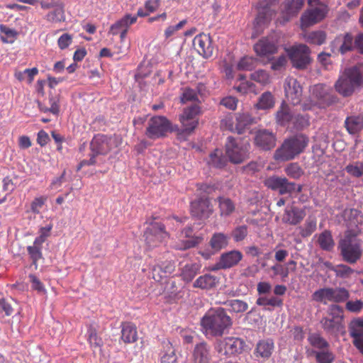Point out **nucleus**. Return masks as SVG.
I'll use <instances>...</instances> for the list:
<instances>
[{
  "instance_id": "nucleus-1",
  "label": "nucleus",
  "mask_w": 363,
  "mask_h": 363,
  "mask_svg": "<svg viewBox=\"0 0 363 363\" xmlns=\"http://www.w3.org/2000/svg\"><path fill=\"white\" fill-rule=\"evenodd\" d=\"M201 325L206 335L222 336L233 325L231 318L221 308L209 309L201 318Z\"/></svg>"
},
{
  "instance_id": "nucleus-2",
  "label": "nucleus",
  "mask_w": 363,
  "mask_h": 363,
  "mask_svg": "<svg viewBox=\"0 0 363 363\" xmlns=\"http://www.w3.org/2000/svg\"><path fill=\"white\" fill-rule=\"evenodd\" d=\"M363 86V63L346 68L335 84V90L342 96H351Z\"/></svg>"
},
{
  "instance_id": "nucleus-3",
  "label": "nucleus",
  "mask_w": 363,
  "mask_h": 363,
  "mask_svg": "<svg viewBox=\"0 0 363 363\" xmlns=\"http://www.w3.org/2000/svg\"><path fill=\"white\" fill-rule=\"evenodd\" d=\"M309 140L303 134H297L286 139L281 147L276 150L274 158L277 161H289L303 152Z\"/></svg>"
},
{
  "instance_id": "nucleus-4",
  "label": "nucleus",
  "mask_w": 363,
  "mask_h": 363,
  "mask_svg": "<svg viewBox=\"0 0 363 363\" xmlns=\"http://www.w3.org/2000/svg\"><path fill=\"white\" fill-rule=\"evenodd\" d=\"M359 232L350 230L339 242L338 248L343 260L349 264H355L362 255L360 240L357 238Z\"/></svg>"
},
{
  "instance_id": "nucleus-5",
  "label": "nucleus",
  "mask_w": 363,
  "mask_h": 363,
  "mask_svg": "<svg viewBox=\"0 0 363 363\" xmlns=\"http://www.w3.org/2000/svg\"><path fill=\"white\" fill-rule=\"evenodd\" d=\"M250 144L228 137L225 143V153L229 161L233 164H240L249 158Z\"/></svg>"
},
{
  "instance_id": "nucleus-6",
  "label": "nucleus",
  "mask_w": 363,
  "mask_h": 363,
  "mask_svg": "<svg viewBox=\"0 0 363 363\" xmlns=\"http://www.w3.org/2000/svg\"><path fill=\"white\" fill-rule=\"evenodd\" d=\"M172 131L170 121L164 116H158L149 120L145 135L150 139L156 140L166 136L167 133Z\"/></svg>"
},
{
  "instance_id": "nucleus-7",
  "label": "nucleus",
  "mask_w": 363,
  "mask_h": 363,
  "mask_svg": "<svg viewBox=\"0 0 363 363\" xmlns=\"http://www.w3.org/2000/svg\"><path fill=\"white\" fill-rule=\"evenodd\" d=\"M311 99V103L303 104L304 111L310 110L314 106L324 108L334 101V97L330 94V89L321 84H316L312 88Z\"/></svg>"
},
{
  "instance_id": "nucleus-8",
  "label": "nucleus",
  "mask_w": 363,
  "mask_h": 363,
  "mask_svg": "<svg viewBox=\"0 0 363 363\" xmlns=\"http://www.w3.org/2000/svg\"><path fill=\"white\" fill-rule=\"evenodd\" d=\"M121 143V138L118 135L108 137L104 135H97L92 139L90 148L94 155H106L113 147H118Z\"/></svg>"
},
{
  "instance_id": "nucleus-9",
  "label": "nucleus",
  "mask_w": 363,
  "mask_h": 363,
  "mask_svg": "<svg viewBox=\"0 0 363 363\" xmlns=\"http://www.w3.org/2000/svg\"><path fill=\"white\" fill-rule=\"evenodd\" d=\"M245 341L238 337H226L216 341V351L220 355L231 356L242 352Z\"/></svg>"
},
{
  "instance_id": "nucleus-10",
  "label": "nucleus",
  "mask_w": 363,
  "mask_h": 363,
  "mask_svg": "<svg viewBox=\"0 0 363 363\" xmlns=\"http://www.w3.org/2000/svg\"><path fill=\"white\" fill-rule=\"evenodd\" d=\"M264 184L269 189L279 191L281 195L291 194L294 191L301 192V186H296L294 182H290L286 177L272 176L264 180Z\"/></svg>"
},
{
  "instance_id": "nucleus-11",
  "label": "nucleus",
  "mask_w": 363,
  "mask_h": 363,
  "mask_svg": "<svg viewBox=\"0 0 363 363\" xmlns=\"http://www.w3.org/2000/svg\"><path fill=\"white\" fill-rule=\"evenodd\" d=\"M286 52L293 66L298 69H304L311 62L310 50L306 45L292 46Z\"/></svg>"
},
{
  "instance_id": "nucleus-12",
  "label": "nucleus",
  "mask_w": 363,
  "mask_h": 363,
  "mask_svg": "<svg viewBox=\"0 0 363 363\" xmlns=\"http://www.w3.org/2000/svg\"><path fill=\"white\" fill-rule=\"evenodd\" d=\"M167 236L164 225L161 223H152L144 233L145 242L150 248L158 246Z\"/></svg>"
},
{
  "instance_id": "nucleus-13",
  "label": "nucleus",
  "mask_w": 363,
  "mask_h": 363,
  "mask_svg": "<svg viewBox=\"0 0 363 363\" xmlns=\"http://www.w3.org/2000/svg\"><path fill=\"white\" fill-rule=\"evenodd\" d=\"M200 108L197 105H194L184 109L183 113L180 116L179 120L182 124V132L185 135H189L196 128L199 121L196 118L199 113Z\"/></svg>"
},
{
  "instance_id": "nucleus-14",
  "label": "nucleus",
  "mask_w": 363,
  "mask_h": 363,
  "mask_svg": "<svg viewBox=\"0 0 363 363\" xmlns=\"http://www.w3.org/2000/svg\"><path fill=\"white\" fill-rule=\"evenodd\" d=\"M328 12V7L325 4H320L319 6L311 7L303 13L301 16L302 26L309 27L323 20Z\"/></svg>"
},
{
  "instance_id": "nucleus-15",
  "label": "nucleus",
  "mask_w": 363,
  "mask_h": 363,
  "mask_svg": "<svg viewBox=\"0 0 363 363\" xmlns=\"http://www.w3.org/2000/svg\"><path fill=\"white\" fill-rule=\"evenodd\" d=\"M213 212V206L208 198L201 197L191 203V213L200 219L208 218Z\"/></svg>"
},
{
  "instance_id": "nucleus-16",
  "label": "nucleus",
  "mask_w": 363,
  "mask_h": 363,
  "mask_svg": "<svg viewBox=\"0 0 363 363\" xmlns=\"http://www.w3.org/2000/svg\"><path fill=\"white\" fill-rule=\"evenodd\" d=\"M193 46L198 53L205 58L213 55V47L209 35L200 33L193 40Z\"/></svg>"
},
{
  "instance_id": "nucleus-17",
  "label": "nucleus",
  "mask_w": 363,
  "mask_h": 363,
  "mask_svg": "<svg viewBox=\"0 0 363 363\" xmlns=\"http://www.w3.org/2000/svg\"><path fill=\"white\" fill-rule=\"evenodd\" d=\"M284 90L287 99L294 105L300 103L302 96V87L296 79L288 77L285 80Z\"/></svg>"
},
{
  "instance_id": "nucleus-18",
  "label": "nucleus",
  "mask_w": 363,
  "mask_h": 363,
  "mask_svg": "<svg viewBox=\"0 0 363 363\" xmlns=\"http://www.w3.org/2000/svg\"><path fill=\"white\" fill-rule=\"evenodd\" d=\"M254 50L257 55L269 58L271 55L277 52V40L273 36L266 37L260 39L255 45Z\"/></svg>"
},
{
  "instance_id": "nucleus-19",
  "label": "nucleus",
  "mask_w": 363,
  "mask_h": 363,
  "mask_svg": "<svg viewBox=\"0 0 363 363\" xmlns=\"http://www.w3.org/2000/svg\"><path fill=\"white\" fill-rule=\"evenodd\" d=\"M276 136L272 131L260 129L257 131L255 138V145L263 150H270L276 145Z\"/></svg>"
},
{
  "instance_id": "nucleus-20",
  "label": "nucleus",
  "mask_w": 363,
  "mask_h": 363,
  "mask_svg": "<svg viewBox=\"0 0 363 363\" xmlns=\"http://www.w3.org/2000/svg\"><path fill=\"white\" fill-rule=\"evenodd\" d=\"M305 0H286L281 5L282 22H288L296 16L304 4Z\"/></svg>"
},
{
  "instance_id": "nucleus-21",
  "label": "nucleus",
  "mask_w": 363,
  "mask_h": 363,
  "mask_svg": "<svg viewBox=\"0 0 363 363\" xmlns=\"http://www.w3.org/2000/svg\"><path fill=\"white\" fill-rule=\"evenodd\" d=\"M306 215V211L303 208L294 206H287L281 217V221L285 224L296 225L303 220Z\"/></svg>"
},
{
  "instance_id": "nucleus-22",
  "label": "nucleus",
  "mask_w": 363,
  "mask_h": 363,
  "mask_svg": "<svg viewBox=\"0 0 363 363\" xmlns=\"http://www.w3.org/2000/svg\"><path fill=\"white\" fill-rule=\"evenodd\" d=\"M350 335L353 337V344L363 354V319L356 318L349 325Z\"/></svg>"
},
{
  "instance_id": "nucleus-23",
  "label": "nucleus",
  "mask_w": 363,
  "mask_h": 363,
  "mask_svg": "<svg viewBox=\"0 0 363 363\" xmlns=\"http://www.w3.org/2000/svg\"><path fill=\"white\" fill-rule=\"evenodd\" d=\"M137 21L136 16H132L130 14H126L121 19L116 21L113 25L111 26L110 32L113 35H117L120 30V38L123 40L127 34L128 27L135 23Z\"/></svg>"
},
{
  "instance_id": "nucleus-24",
  "label": "nucleus",
  "mask_w": 363,
  "mask_h": 363,
  "mask_svg": "<svg viewBox=\"0 0 363 363\" xmlns=\"http://www.w3.org/2000/svg\"><path fill=\"white\" fill-rule=\"evenodd\" d=\"M211 347L204 342L196 344L192 353V363H210Z\"/></svg>"
},
{
  "instance_id": "nucleus-25",
  "label": "nucleus",
  "mask_w": 363,
  "mask_h": 363,
  "mask_svg": "<svg viewBox=\"0 0 363 363\" xmlns=\"http://www.w3.org/2000/svg\"><path fill=\"white\" fill-rule=\"evenodd\" d=\"M255 123H256V118L250 113L238 112L235 114V131L238 134H242Z\"/></svg>"
},
{
  "instance_id": "nucleus-26",
  "label": "nucleus",
  "mask_w": 363,
  "mask_h": 363,
  "mask_svg": "<svg viewBox=\"0 0 363 363\" xmlns=\"http://www.w3.org/2000/svg\"><path fill=\"white\" fill-rule=\"evenodd\" d=\"M242 259V254L238 250L223 253L218 261V268L228 269L238 264Z\"/></svg>"
},
{
  "instance_id": "nucleus-27",
  "label": "nucleus",
  "mask_w": 363,
  "mask_h": 363,
  "mask_svg": "<svg viewBox=\"0 0 363 363\" xmlns=\"http://www.w3.org/2000/svg\"><path fill=\"white\" fill-rule=\"evenodd\" d=\"M274 349V344L272 340H262L257 342L254 354L256 357L265 359L271 357Z\"/></svg>"
},
{
  "instance_id": "nucleus-28",
  "label": "nucleus",
  "mask_w": 363,
  "mask_h": 363,
  "mask_svg": "<svg viewBox=\"0 0 363 363\" xmlns=\"http://www.w3.org/2000/svg\"><path fill=\"white\" fill-rule=\"evenodd\" d=\"M294 113L291 108L284 103L281 104L276 113L277 123L282 126L291 127Z\"/></svg>"
},
{
  "instance_id": "nucleus-29",
  "label": "nucleus",
  "mask_w": 363,
  "mask_h": 363,
  "mask_svg": "<svg viewBox=\"0 0 363 363\" xmlns=\"http://www.w3.org/2000/svg\"><path fill=\"white\" fill-rule=\"evenodd\" d=\"M218 282V277L210 274H206L196 279L194 282L193 286L201 289H211L216 287Z\"/></svg>"
},
{
  "instance_id": "nucleus-30",
  "label": "nucleus",
  "mask_w": 363,
  "mask_h": 363,
  "mask_svg": "<svg viewBox=\"0 0 363 363\" xmlns=\"http://www.w3.org/2000/svg\"><path fill=\"white\" fill-rule=\"evenodd\" d=\"M208 164L216 168H222L227 164L228 159L220 149L211 152L207 161Z\"/></svg>"
},
{
  "instance_id": "nucleus-31",
  "label": "nucleus",
  "mask_w": 363,
  "mask_h": 363,
  "mask_svg": "<svg viewBox=\"0 0 363 363\" xmlns=\"http://www.w3.org/2000/svg\"><path fill=\"white\" fill-rule=\"evenodd\" d=\"M320 324L323 328L328 333L334 334L340 332L343 329L342 322L332 318L325 317L322 318Z\"/></svg>"
},
{
  "instance_id": "nucleus-32",
  "label": "nucleus",
  "mask_w": 363,
  "mask_h": 363,
  "mask_svg": "<svg viewBox=\"0 0 363 363\" xmlns=\"http://www.w3.org/2000/svg\"><path fill=\"white\" fill-rule=\"evenodd\" d=\"M209 244L214 252H218L228 245V237L222 233H214L210 240Z\"/></svg>"
},
{
  "instance_id": "nucleus-33",
  "label": "nucleus",
  "mask_w": 363,
  "mask_h": 363,
  "mask_svg": "<svg viewBox=\"0 0 363 363\" xmlns=\"http://www.w3.org/2000/svg\"><path fill=\"white\" fill-rule=\"evenodd\" d=\"M343 218L350 222L351 227H357L363 222V216L361 212L354 208L345 209L343 212Z\"/></svg>"
},
{
  "instance_id": "nucleus-34",
  "label": "nucleus",
  "mask_w": 363,
  "mask_h": 363,
  "mask_svg": "<svg viewBox=\"0 0 363 363\" xmlns=\"http://www.w3.org/2000/svg\"><path fill=\"white\" fill-rule=\"evenodd\" d=\"M122 340L127 343L134 342L138 338L136 328L130 323H125L121 331Z\"/></svg>"
},
{
  "instance_id": "nucleus-35",
  "label": "nucleus",
  "mask_w": 363,
  "mask_h": 363,
  "mask_svg": "<svg viewBox=\"0 0 363 363\" xmlns=\"http://www.w3.org/2000/svg\"><path fill=\"white\" fill-rule=\"evenodd\" d=\"M312 300L316 302L327 304L332 302L331 287H325L315 291L312 294Z\"/></svg>"
},
{
  "instance_id": "nucleus-36",
  "label": "nucleus",
  "mask_w": 363,
  "mask_h": 363,
  "mask_svg": "<svg viewBox=\"0 0 363 363\" xmlns=\"http://www.w3.org/2000/svg\"><path fill=\"white\" fill-rule=\"evenodd\" d=\"M217 199L221 216H228L234 212L235 209V204L230 199L218 197Z\"/></svg>"
},
{
  "instance_id": "nucleus-37",
  "label": "nucleus",
  "mask_w": 363,
  "mask_h": 363,
  "mask_svg": "<svg viewBox=\"0 0 363 363\" xmlns=\"http://www.w3.org/2000/svg\"><path fill=\"white\" fill-rule=\"evenodd\" d=\"M317 220L315 216H309L303 226L299 227V233L303 238L310 236L316 230Z\"/></svg>"
},
{
  "instance_id": "nucleus-38",
  "label": "nucleus",
  "mask_w": 363,
  "mask_h": 363,
  "mask_svg": "<svg viewBox=\"0 0 363 363\" xmlns=\"http://www.w3.org/2000/svg\"><path fill=\"white\" fill-rule=\"evenodd\" d=\"M274 105V99L273 95L269 91L264 92L260 97L257 103L256 104V107L258 109H269L272 108Z\"/></svg>"
},
{
  "instance_id": "nucleus-39",
  "label": "nucleus",
  "mask_w": 363,
  "mask_h": 363,
  "mask_svg": "<svg viewBox=\"0 0 363 363\" xmlns=\"http://www.w3.org/2000/svg\"><path fill=\"white\" fill-rule=\"evenodd\" d=\"M318 242L320 247L326 251H330L335 245L332 235L328 230H325L319 235Z\"/></svg>"
},
{
  "instance_id": "nucleus-40",
  "label": "nucleus",
  "mask_w": 363,
  "mask_h": 363,
  "mask_svg": "<svg viewBox=\"0 0 363 363\" xmlns=\"http://www.w3.org/2000/svg\"><path fill=\"white\" fill-rule=\"evenodd\" d=\"M345 127L350 133H356L363 128V118L348 117L345 121Z\"/></svg>"
},
{
  "instance_id": "nucleus-41",
  "label": "nucleus",
  "mask_w": 363,
  "mask_h": 363,
  "mask_svg": "<svg viewBox=\"0 0 363 363\" xmlns=\"http://www.w3.org/2000/svg\"><path fill=\"white\" fill-rule=\"evenodd\" d=\"M332 302L342 303L350 298V292L344 287L331 288Z\"/></svg>"
},
{
  "instance_id": "nucleus-42",
  "label": "nucleus",
  "mask_w": 363,
  "mask_h": 363,
  "mask_svg": "<svg viewBox=\"0 0 363 363\" xmlns=\"http://www.w3.org/2000/svg\"><path fill=\"white\" fill-rule=\"evenodd\" d=\"M46 19L50 22H64L65 21V15L64 10V4L62 3L54 10L48 13L46 16Z\"/></svg>"
},
{
  "instance_id": "nucleus-43",
  "label": "nucleus",
  "mask_w": 363,
  "mask_h": 363,
  "mask_svg": "<svg viewBox=\"0 0 363 363\" xmlns=\"http://www.w3.org/2000/svg\"><path fill=\"white\" fill-rule=\"evenodd\" d=\"M199 267L197 264H186L182 272V277L184 281L190 282L198 274Z\"/></svg>"
},
{
  "instance_id": "nucleus-44",
  "label": "nucleus",
  "mask_w": 363,
  "mask_h": 363,
  "mask_svg": "<svg viewBox=\"0 0 363 363\" xmlns=\"http://www.w3.org/2000/svg\"><path fill=\"white\" fill-rule=\"evenodd\" d=\"M269 272H272V274L270 275L272 278H274L277 276H280L283 281L285 280L286 278L288 277L289 274L290 272V267H286V265H283L280 263H276L273 266H272L269 269Z\"/></svg>"
},
{
  "instance_id": "nucleus-45",
  "label": "nucleus",
  "mask_w": 363,
  "mask_h": 363,
  "mask_svg": "<svg viewBox=\"0 0 363 363\" xmlns=\"http://www.w3.org/2000/svg\"><path fill=\"white\" fill-rule=\"evenodd\" d=\"M318 363H332L335 359L334 354L329 348L314 352Z\"/></svg>"
},
{
  "instance_id": "nucleus-46",
  "label": "nucleus",
  "mask_w": 363,
  "mask_h": 363,
  "mask_svg": "<svg viewBox=\"0 0 363 363\" xmlns=\"http://www.w3.org/2000/svg\"><path fill=\"white\" fill-rule=\"evenodd\" d=\"M306 42L315 45H321L325 40V33L323 31L318 30L308 33L305 36Z\"/></svg>"
},
{
  "instance_id": "nucleus-47",
  "label": "nucleus",
  "mask_w": 363,
  "mask_h": 363,
  "mask_svg": "<svg viewBox=\"0 0 363 363\" xmlns=\"http://www.w3.org/2000/svg\"><path fill=\"white\" fill-rule=\"evenodd\" d=\"M165 350L161 357V363H177L175 350L172 345L168 342L166 344Z\"/></svg>"
},
{
  "instance_id": "nucleus-48",
  "label": "nucleus",
  "mask_w": 363,
  "mask_h": 363,
  "mask_svg": "<svg viewBox=\"0 0 363 363\" xmlns=\"http://www.w3.org/2000/svg\"><path fill=\"white\" fill-rule=\"evenodd\" d=\"M258 60L252 57L245 56L242 57L238 64L239 70H252L257 65Z\"/></svg>"
},
{
  "instance_id": "nucleus-49",
  "label": "nucleus",
  "mask_w": 363,
  "mask_h": 363,
  "mask_svg": "<svg viewBox=\"0 0 363 363\" xmlns=\"http://www.w3.org/2000/svg\"><path fill=\"white\" fill-rule=\"evenodd\" d=\"M308 340L311 345L317 348L318 350H325V348L329 347L328 342L318 334H311L308 337Z\"/></svg>"
},
{
  "instance_id": "nucleus-50",
  "label": "nucleus",
  "mask_w": 363,
  "mask_h": 363,
  "mask_svg": "<svg viewBox=\"0 0 363 363\" xmlns=\"http://www.w3.org/2000/svg\"><path fill=\"white\" fill-rule=\"evenodd\" d=\"M0 30L1 33V40L4 43H11L14 41L16 38L17 32L13 29H11L6 26L1 25Z\"/></svg>"
},
{
  "instance_id": "nucleus-51",
  "label": "nucleus",
  "mask_w": 363,
  "mask_h": 363,
  "mask_svg": "<svg viewBox=\"0 0 363 363\" xmlns=\"http://www.w3.org/2000/svg\"><path fill=\"white\" fill-rule=\"evenodd\" d=\"M346 172L350 175L359 178L363 176V162H355L345 167Z\"/></svg>"
},
{
  "instance_id": "nucleus-52",
  "label": "nucleus",
  "mask_w": 363,
  "mask_h": 363,
  "mask_svg": "<svg viewBox=\"0 0 363 363\" xmlns=\"http://www.w3.org/2000/svg\"><path fill=\"white\" fill-rule=\"evenodd\" d=\"M308 125V118L306 116L301 114H294L293 116L291 127L297 130H301Z\"/></svg>"
},
{
  "instance_id": "nucleus-53",
  "label": "nucleus",
  "mask_w": 363,
  "mask_h": 363,
  "mask_svg": "<svg viewBox=\"0 0 363 363\" xmlns=\"http://www.w3.org/2000/svg\"><path fill=\"white\" fill-rule=\"evenodd\" d=\"M202 239L200 237H194L188 240L182 241L175 245V248L177 250H185L195 247L201 242Z\"/></svg>"
},
{
  "instance_id": "nucleus-54",
  "label": "nucleus",
  "mask_w": 363,
  "mask_h": 363,
  "mask_svg": "<svg viewBox=\"0 0 363 363\" xmlns=\"http://www.w3.org/2000/svg\"><path fill=\"white\" fill-rule=\"evenodd\" d=\"M353 40V36L350 33H346L343 37V42L339 48V51L342 54H345L355 48Z\"/></svg>"
},
{
  "instance_id": "nucleus-55",
  "label": "nucleus",
  "mask_w": 363,
  "mask_h": 363,
  "mask_svg": "<svg viewBox=\"0 0 363 363\" xmlns=\"http://www.w3.org/2000/svg\"><path fill=\"white\" fill-rule=\"evenodd\" d=\"M27 250L28 252V255H30V259L33 261V264L35 266V268H38V260L43 258V255L41 252V247H37L35 245L28 246L27 247Z\"/></svg>"
},
{
  "instance_id": "nucleus-56",
  "label": "nucleus",
  "mask_w": 363,
  "mask_h": 363,
  "mask_svg": "<svg viewBox=\"0 0 363 363\" xmlns=\"http://www.w3.org/2000/svg\"><path fill=\"white\" fill-rule=\"evenodd\" d=\"M256 303L259 306H271L273 307H281L283 305L281 299L277 297H271L269 298L260 297L257 298Z\"/></svg>"
},
{
  "instance_id": "nucleus-57",
  "label": "nucleus",
  "mask_w": 363,
  "mask_h": 363,
  "mask_svg": "<svg viewBox=\"0 0 363 363\" xmlns=\"http://www.w3.org/2000/svg\"><path fill=\"white\" fill-rule=\"evenodd\" d=\"M227 305L235 313H243L248 308V305L246 302L238 299L228 301Z\"/></svg>"
},
{
  "instance_id": "nucleus-58",
  "label": "nucleus",
  "mask_w": 363,
  "mask_h": 363,
  "mask_svg": "<svg viewBox=\"0 0 363 363\" xmlns=\"http://www.w3.org/2000/svg\"><path fill=\"white\" fill-rule=\"evenodd\" d=\"M286 174L291 178L298 179L303 174L301 168L296 163H291L285 169Z\"/></svg>"
},
{
  "instance_id": "nucleus-59",
  "label": "nucleus",
  "mask_w": 363,
  "mask_h": 363,
  "mask_svg": "<svg viewBox=\"0 0 363 363\" xmlns=\"http://www.w3.org/2000/svg\"><path fill=\"white\" fill-rule=\"evenodd\" d=\"M247 235V228L246 225H240L235 228L231 233V235L235 242L243 240Z\"/></svg>"
},
{
  "instance_id": "nucleus-60",
  "label": "nucleus",
  "mask_w": 363,
  "mask_h": 363,
  "mask_svg": "<svg viewBox=\"0 0 363 363\" xmlns=\"http://www.w3.org/2000/svg\"><path fill=\"white\" fill-rule=\"evenodd\" d=\"M328 313L329 315L332 317V318L337 319V320L342 322L343 318V308L337 305V304H331L328 307Z\"/></svg>"
},
{
  "instance_id": "nucleus-61",
  "label": "nucleus",
  "mask_w": 363,
  "mask_h": 363,
  "mask_svg": "<svg viewBox=\"0 0 363 363\" xmlns=\"http://www.w3.org/2000/svg\"><path fill=\"white\" fill-rule=\"evenodd\" d=\"M198 91L200 92L201 90L199 89ZM181 100L182 103H186L187 101H194L197 100V90L191 88H185L183 91Z\"/></svg>"
},
{
  "instance_id": "nucleus-62",
  "label": "nucleus",
  "mask_w": 363,
  "mask_h": 363,
  "mask_svg": "<svg viewBox=\"0 0 363 363\" xmlns=\"http://www.w3.org/2000/svg\"><path fill=\"white\" fill-rule=\"evenodd\" d=\"M16 306L17 303L13 300L9 301L5 299H0V310L4 311L6 315H11Z\"/></svg>"
},
{
  "instance_id": "nucleus-63",
  "label": "nucleus",
  "mask_w": 363,
  "mask_h": 363,
  "mask_svg": "<svg viewBox=\"0 0 363 363\" xmlns=\"http://www.w3.org/2000/svg\"><path fill=\"white\" fill-rule=\"evenodd\" d=\"M251 79L261 84H265L269 82L268 74L262 69L257 70L251 74Z\"/></svg>"
},
{
  "instance_id": "nucleus-64",
  "label": "nucleus",
  "mask_w": 363,
  "mask_h": 363,
  "mask_svg": "<svg viewBox=\"0 0 363 363\" xmlns=\"http://www.w3.org/2000/svg\"><path fill=\"white\" fill-rule=\"evenodd\" d=\"M335 272L337 277L341 278L349 277L353 272L354 270L349 266L345 264H340L335 269Z\"/></svg>"
}]
</instances>
